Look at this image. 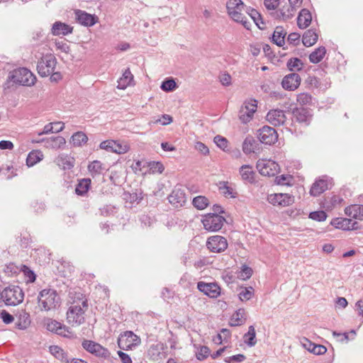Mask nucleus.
<instances>
[{"label":"nucleus","instance_id":"obj_1","mask_svg":"<svg viewBox=\"0 0 363 363\" xmlns=\"http://www.w3.org/2000/svg\"><path fill=\"white\" fill-rule=\"evenodd\" d=\"M38 301L40 311H50L60 306V297L56 290L52 289H45L40 291Z\"/></svg>","mask_w":363,"mask_h":363},{"label":"nucleus","instance_id":"obj_2","mask_svg":"<svg viewBox=\"0 0 363 363\" xmlns=\"http://www.w3.org/2000/svg\"><path fill=\"white\" fill-rule=\"evenodd\" d=\"M245 5L241 0H228L226 3L228 13L235 22L240 23L247 30L250 29L251 23L242 13Z\"/></svg>","mask_w":363,"mask_h":363},{"label":"nucleus","instance_id":"obj_3","mask_svg":"<svg viewBox=\"0 0 363 363\" xmlns=\"http://www.w3.org/2000/svg\"><path fill=\"white\" fill-rule=\"evenodd\" d=\"M88 308L87 300L84 299L79 303H73L67 312V320L69 323L80 325L84 322V313Z\"/></svg>","mask_w":363,"mask_h":363},{"label":"nucleus","instance_id":"obj_4","mask_svg":"<svg viewBox=\"0 0 363 363\" xmlns=\"http://www.w3.org/2000/svg\"><path fill=\"white\" fill-rule=\"evenodd\" d=\"M43 324L48 331L55 333L58 335L69 339H74L77 337V335L69 328L62 324L56 320L52 319L50 318H46L43 320Z\"/></svg>","mask_w":363,"mask_h":363},{"label":"nucleus","instance_id":"obj_5","mask_svg":"<svg viewBox=\"0 0 363 363\" xmlns=\"http://www.w3.org/2000/svg\"><path fill=\"white\" fill-rule=\"evenodd\" d=\"M57 65V60L54 55L46 54L40 57L38 62L37 69L40 76L45 77L54 72Z\"/></svg>","mask_w":363,"mask_h":363},{"label":"nucleus","instance_id":"obj_6","mask_svg":"<svg viewBox=\"0 0 363 363\" xmlns=\"http://www.w3.org/2000/svg\"><path fill=\"white\" fill-rule=\"evenodd\" d=\"M225 218L216 213H208L205 215L201 222L205 230L211 232H216L221 229Z\"/></svg>","mask_w":363,"mask_h":363},{"label":"nucleus","instance_id":"obj_7","mask_svg":"<svg viewBox=\"0 0 363 363\" xmlns=\"http://www.w3.org/2000/svg\"><path fill=\"white\" fill-rule=\"evenodd\" d=\"M140 343V337L130 330L121 334L118 338V347L123 350H132Z\"/></svg>","mask_w":363,"mask_h":363},{"label":"nucleus","instance_id":"obj_8","mask_svg":"<svg viewBox=\"0 0 363 363\" xmlns=\"http://www.w3.org/2000/svg\"><path fill=\"white\" fill-rule=\"evenodd\" d=\"M82 345L86 351L96 357L104 359H109L111 357V353L108 349L92 340H84Z\"/></svg>","mask_w":363,"mask_h":363},{"label":"nucleus","instance_id":"obj_9","mask_svg":"<svg viewBox=\"0 0 363 363\" xmlns=\"http://www.w3.org/2000/svg\"><path fill=\"white\" fill-rule=\"evenodd\" d=\"M257 138L260 143L272 145L278 139V134L274 128L264 125L257 130Z\"/></svg>","mask_w":363,"mask_h":363},{"label":"nucleus","instance_id":"obj_10","mask_svg":"<svg viewBox=\"0 0 363 363\" xmlns=\"http://www.w3.org/2000/svg\"><path fill=\"white\" fill-rule=\"evenodd\" d=\"M227 240L220 235H213L208 238L206 242L207 248L214 253H220L228 248Z\"/></svg>","mask_w":363,"mask_h":363},{"label":"nucleus","instance_id":"obj_11","mask_svg":"<svg viewBox=\"0 0 363 363\" xmlns=\"http://www.w3.org/2000/svg\"><path fill=\"white\" fill-rule=\"evenodd\" d=\"M293 120L298 122L303 126H308L313 117L311 109L304 107H296L292 111Z\"/></svg>","mask_w":363,"mask_h":363},{"label":"nucleus","instance_id":"obj_12","mask_svg":"<svg viewBox=\"0 0 363 363\" xmlns=\"http://www.w3.org/2000/svg\"><path fill=\"white\" fill-rule=\"evenodd\" d=\"M267 201L273 206L286 207L294 202V197L288 194H272L267 196Z\"/></svg>","mask_w":363,"mask_h":363},{"label":"nucleus","instance_id":"obj_13","mask_svg":"<svg viewBox=\"0 0 363 363\" xmlns=\"http://www.w3.org/2000/svg\"><path fill=\"white\" fill-rule=\"evenodd\" d=\"M256 166L260 174L267 177L274 176L279 169V164L272 161L258 160Z\"/></svg>","mask_w":363,"mask_h":363},{"label":"nucleus","instance_id":"obj_14","mask_svg":"<svg viewBox=\"0 0 363 363\" xmlns=\"http://www.w3.org/2000/svg\"><path fill=\"white\" fill-rule=\"evenodd\" d=\"M23 68H18L9 72L6 82L4 84V89H14L22 85Z\"/></svg>","mask_w":363,"mask_h":363},{"label":"nucleus","instance_id":"obj_15","mask_svg":"<svg viewBox=\"0 0 363 363\" xmlns=\"http://www.w3.org/2000/svg\"><path fill=\"white\" fill-rule=\"evenodd\" d=\"M169 202L175 208L184 206L186 202V196L184 190L175 187L168 196Z\"/></svg>","mask_w":363,"mask_h":363},{"label":"nucleus","instance_id":"obj_16","mask_svg":"<svg viewBox=\"0 0 363 363\" xmlns=\"http://www.w3.org/2000/svg\"><path fill=\"white\" fill-rule=\"evenodd\" d=\"M197 289L210 298H217L220 294V288L216 283L199 281Z\"/></svg>","mask_w":363,"mask_h":363},{"label":"nucleus","instance_id":"obj_17","mask_svg":"<svg viewBox=\"0 0 363 363\" xmlns=\"http://www.w3.org/2000/svg\"><path fill=\"white\" fill-rule=\"evenodd\" d=\"M330 224L335 228L342 230H356L359 228L357 221L347 218H335L332 219Z\"/></svg>","mask_w":363,"mask_h":363},{"label":"nucleus","instance_id":"obj_18","mask_svg":"<svg viewBox=\"0 0 363 363\" xmlns=\"http://www.w3.org/2000/svg\"><path fill=\"white\" fill-rule=\"evenodd\" d=\"M301 77L297 73H291L286 75L281 82V86L285 90L294 91L301 84Z\"/></svg>","mask_w":363,"mask_h":363},{"label":"nucleus","instance_id":"obj_19","mask_svg":"<svg viewBox=\"0 0 363 363\" xmlns=\"http://www.w3.org/2000/svg\"><path fill=\"white\" fill-rule=\"evenodd\" d=\"M73 29V27L70 25L57 21L52 25L50 33L54 36H65L72 33Z\"/></svg>","mask_w":363,"mask_h":363},{"label":"nucleus","instance_id":"obj_20","mask_svg":"<svg viewBox=\"0 0 363 363\" xmlns=\"http://www.w3.org/2000/svg\"><path fill=\"white\" fill-rule=\"evenodd\" d=\"M75 16L77 22L86 27L93 26L98 20V17L96 16L91 15L82 10H77L75 11Z\"/></svg>","mask_w":363,"mask_h":363},{"label":"nucleus","instance_id":"obj_21","mask_svg":"<svg viewBox=\"0 0 363 363\" xmlns=\"http://www.w3.org/2000/svg\"><path fill=\"white\" fill-rule=\"evenodd\" d=\"M259 141L253 136L247 135L242 143V151L245 155L259 152L261 147Z\"/></svg>","mask_w":363,"mask_h":363},{"label":"nucleus","instance_id":"obj_22","mask_svg":"<svg viewBox=\"0 0 363 363\" xmlns=\"http://www.w3.org/2000/svg\"><path fill=\"white\" fill-rule=\"evenodd\" d=\"M267 120L272 125L274 126H279L285 123L286 116L282 110H270L267 114Z\"/></svg>","mask_w":363,"mask_h":363},{"label":"nucleus","instance_id":"obj_23","mask_svg":"<svg viewBox=\"0 0 363 363\" xmlns=\"http://www.w3.org/2000/svg\"><path fill=\"white\" fill-rule=\"evenodd\" d=\"M242 181L245 184H255L256 182V173L253 171L250 165L244 164L240 167L239 170Z\"/></svg>","mask_w":363,"mask_h":363},{"label":"nucleus","instance_id":"obj_24","mask_svg":"<svg viewBox=\"0 0 363 363\" xmlns=\"http://www.w3.org/2000/svg\"><path fill=\"white\" fill-rule=\"evenodd\" d=\"M44 146L46 148L59 150L64 147L66 144L65 139L62 136H55L43 139Z\"/></svg>","mask_w":363,"mask_h":363},{"label":"nucleus","instance_id":"obj_25","mask_svg":"<svg viewBox=\"0 0 363 363\" xmlns=\"http://www.w3.org/2000/svg\"><path fill=\"white\" fill-rule=\"evenodd\" d=\"M74 161L73 157L64 153L59 155L55 160L57 164L65 170L71 169L74 165Z\"/></svg>","mask_w":363,"mask_h":363},{"label":"nucleus","instance_id":"obj_26","mask_svg":"<svg viewBox=\"0 0 363 363\" xmlns=\"http://www.w3.org/2000/svg\"><path fill=\"white\" fill-rule=\"evenodd\" d=\"M99 147L101 149L118 154L126 152L125 148H123L120 144L117 143L114 140H104L100 143Z\"/></svg>","mask_w":363,"mask_h":363},{"label":"nucleus","instance_id":"obj_27","mask_svg":"<svg viewBox=\"0 0 363 363\" xmlns=\"http://www.w3.org/2000/svg\"><path fill=\"white\" fill-rule=\"evenodd\" d=\"M311 21L312 16L311 12L306 9H301L297 17V25L298 28L301 29L307 28L311 24Z\"/></svg>","mask_w":363,"mask_h":363},{"label":"nucleus","instance_id":"obj_28","mask_svg":"<svg viewBox=\"0 0 363 363\" xmlns=\"http://www.w3.org/2000/svg\"><path fill=\"white\" fill-rule=\"evenodd\" d=\"M328 182L323 179H317L313 184L311 189L310 194L313 196H318L322 193L328 189Z\"/></svg>","mask_w":363,"mask_h":363},{"label":"nucleus","instance_id":"obj_29","mask_svg":"<svg viewBox=\"0 0 363 363\" xmlns=\"http://www.w3.org/2000/svg\"><path fill=\"white\" fill-rule=\"evenodd\" d=\"M247 320L246 313L244 308L238 309L231 316L229 325L230 326H240L243 325Z\"/></svg>","mask_w":363,"mask_h":363},{"label":"nucleus","instance_id":"obj_30","mask_svg":"<svg viewBox=\"0 0 363 363\" xmlns=\"http://www.w3.org/2000/svg\"><path fill=\"white\" fill-rule=\"evenodd\" d=\"M345 213L349 217L363 220V205H351L345 208Z\"/></svg>","mask_w":363,"mask_h":363},{"label":"nucleus","instance_id":"obj_31","mask_svg":"<svg viewBox=\"0 0 363 363\" xmlns=\"http://www.w3.org/2000/svg\"><path fill=\"white\" fill-rule=\"evenodd\" d=\"M318 34L315 29L307 30L302 36V43L306 47H311L316 43Z\"/></svg>","mask_w":363,"mask_h":363},{"label":"nucleus","instance_id":"obj_32","mask_svg":"<svg viewBox=\"0 0 363 363\" xmlns=\"http://www.w3.org/2000/svg\"><path fill=\"white\" fill-rule=\"evenodd\" d=\"M286 32L282 26H277L272 34V40L279 47H282L285 44V37Z\"/></svg>","mask_w":363,"mask_h":363},{"label":"nucleus","instance_id":"obj_33","mask_svg":"<svg viewBox=\"0 0 363 363\" xmlns=\"http://www.w3.org/2000/svg\"><path fill=\"white\" fill-rule=\"evenodd\" d=\"M43 159V154L39 150H33L30 152L26 157V165L28 167H33Z\"/></svg>","mask_w":363,"mask_h":363},{"label":"nucleus","instance_id":"obj_34","mask_svg":"<svg viewBox=\"0 0 363 363\" xmlns=\"http://www.w3.org/2000/svg\"><path fill=\"white\" fill-rule=\"evenodd\" d=\"M163 345L161 343H157L152 345L147 350L148 357L154 360L157 361L162 358L163 355Z\"/></svg>","mask_w":363,"mask_h":363},{"label":"nucleus","instance_id":"obj_35","mask_svg":"<svg viewBox=\"0 0 363 363\" xmlns=\"http://www.w3.org/2000/svg\"><path fill=\"white\" fill-rule=\"evenodd\" d=\"M50 352L61 363H65L69 356L65 350L57 345H52L49 347Z\"/></svg>","mask_w":363,"mask_h":363},{"label":"nucleus","instance_id":"obj_36","mask_svg":"<svg viewBox=\"0 0 363 363\" xmlns=\"http://www.w3.org/2000/svg\"><path fill=\"white\" fill-rule=\"evenodd\" d=\"M246 12L259 29L264 30L265 28L266 23L264 22L261 14L256 9H247Z\"/></svg>","mask_w":363,"mask_h":363},{"label":"nucleus","instance_id":"obj_37","mask_svg":"<svg viewBox=\"0 0 363 363\" xmlns=\"http://www.w3.org/2000/svg\"><path fill=\"white\" fill-rule=\"evenodd\" d=\"M88 170L91 174L94 177L102 174L104 171L107 170V169L99 160H94L89 164Z\"/></svg>","mask_w":363,"mask_h":363},{"label":"nucleus","instance_id":"obj_38","mask_svg":"<svg viewBox=\"0 0 363 363\" xmlns=\"http://www.w3.org/2000/svg\"><path fill=\"white\" fill-rule=\"evenodd\" d=\"M325 53V48L324 46H320L310 54L309 60L311 63L317 64L323 59Z\"/></svg>","mask_w":363,"mask_h":363},{"label":"nucleus","instance_id":"obj_39","mask_svg":"<svg viewBox=\"0 0 363 363\" xmlns=\"http://www.w3.org/2000/svg\"><path fill=\"white\" fill-rule=\"evenodd\" d=\"M133 79V75L129 69L125 70L123 76L118 81V88L121 89H125L130 84L131 81Z\"/></svg>","mask_w":363,"mask_h":363},{"label":"nucleus","instance_id":"obj_40","mask_svg":"<svg viewBox=\"0 0 363 363\" xmlns=\"http://www.w3.org/2000/svg\"><path fill=\"white\" fill-rule=\"evenodd\" d=\"M244 342L249 347H253L257 343L255 329L253 325L248 328V331L243 336Z\"/></svg>","mask_w":363,"mask_h":363},{"label":"nucleus","instance_id":"obj_41","mask_svg":"<svg viewBox=\"0 0 363 363\" xmlns=\"http://www.w3.org/2000/svg\"><path fill=\"white\" fill-rule=\"evenodd\" d=\"M87 140V135L84 132L78 131L72 135L70 143L75 147H80L86 143Z\"/></svg>","mask_w":363,"mask_h":363},{"label":"nucleus","instance_id":"obj_42","mask_svg":"<svg viewBox=\"0 0 363 363\" xmlns=\"http://www.w3.org/2000/svg\"><path fill=\"white\" fill-rule=\"evenodd\" d=\"M91 181L90 179H81L75 188V192L77 195L83 196L88 191Z\"/></svg>","mask_w":363,"mask_h":363},{"label":"nucleus","instance_id":"obj_43","mask_svg":"<svg viewBox=\"0 0 363 363\" xmlns=\"http://www.w3.org/2000/svg\"><path fill=\"white\" fill-rule=\"evenodd\" d=\"M247 108V106H241L239 111V118L243 123L250 122L252 119L255 113L253 107L251 108V111H249Z\"/></svg>","mask_w":363,"mask_h":363},{"label":"nucleus","instance_id":"obj_44","mask_svg":"<svg viewBox=\"0 0 363 363\" xmlns=\"http://www.w3.org/2000/svg\"><path fill=\"white\" fill-rule=\"evenodd\" d=\"M141 193H129L125 192L123 194V199L126 203H130L131 205L138 204L143 199Z\"/></svg>","mask_w":363,"mask_h":363},{"label":"nucleus","instance_id":"obj_45","mask_svg":"<svg viewBox=\"0 0 363 363\" xmlns=\"http://www.w3.org/2000/svg\"><path fill=\"white\" fill-rule=\"evenodd\" d=\"M286 66L289 70L291 72L300 71L303 67V63L299 58L292 57L288 60Z\"/></svg>","mask_w":363,"mask_h":363},{"label":"nucleus","instance_id":"obj_46","mask_svg":"<svg viewBox=\"0 0 363 363\" xmlns=\"http://www.w3.org/2000/svg\"><path fill=\"white\" fill-rule=\"evenodd\" d=\"M192 204L198 210H203L209 205V201L206 196H198L194 198Z\"/></svg>","mask_w":363,"mask_h":363},{"label":"nucleus","instance_id":"obj_47","mask_svg":"<svg viewBox=\"0 0 363 363\" xmlns=\"http://www.w3.org/2000/svg\"><path fill=\"white\" fill-rule=\"evenodd\" d=\"M160 88L162 91L170 92L177 88V84L174 79L167 78L162 82Z\"/></svg>","mask_w":363,"mask_h":363},{"label":"nucleus","instance_id":"obj_48","mask_svg":"<svg viewBox=\"0 0 363 363\" xmlns=\"http://www.w3.org/2000/svg\"><path fill=\"white\" fill-rule=\"evenodd\" d=\"M36 76L32 73L29 69L24 67V86H30L36 82Z\"/></svg>","mask_w":363,"mask_h":363},{"label":"nucleus","instance_id":"obj_49","mask_svg":"<svg viewBox=\"0 0 363 363\" xmlns=\"http://www.w3.org/2000/svg\"><path fill=\"white\" fill-rule=\"evenodd\" d=\"M327 213L324 211H316L311 212L308 215V218L318 222H322L326 220Z\"/></svg>","mask_w":363,"mask_h":363},{"label":"nucleus","instance_id":"obj_50","mask_svg":"<svg viewBox=\"0 0 363 363\" xmlns=\"http://www.w3.org/2000/svg\"><path fill=\"white\" fill-rule=\"evenodd\" d=\"M35 273L24 264V281L26 284L33 283L36 279Z\"/></svg>","mask_w":363,"mask_h":363},{"label":"nucleus","instance_id":"obj_51","mask_svg":"<svg viewBox=\"0 0 363 363\" xmlns=\"http://www.w3.org/2000/svg\"><path fill=\"white\" fill-rule=\"evenodd\" d=\"M254 289L252 287L244 288L239 293V298L242 301L250 300L253 295Z\"/></svg>","mask_w":363,"mask_h":363},{"label":"nucleus","instance_id":"obj_52","mask_svg":"<svg viewBox=\"0 0 363 363\" xmlns=\"http://www.w3.org/2000/svg\"><path fill=\"white\" fill-rule=\"evenodd\" d=\"M55 45L57 50H59L66 55L70 54V46L65 41L55 40Z\"/></svg>","mask_w":363,"mask_h":363},{"label":"nucleus","instance_id":"obj_53","mask_svg":"<svg viewBox=\"0 0 363 363\" xmlns=\"http://www.w3.org/2000/svg\"><path fill=\"white\" fill-rule=\"evenodd\" d=\"M210 354V349L207 346H201L196 352V358L200 361L206 359Z\"/></svg>","mask_w":363,"mask_h":363},{"label":"nucleus","instance_id":"obj_54","mask_svg":"<svg viewBox=\"0 0 363 363\" xmlns=\"http://www.w3.org/2000/svg\"><path fill=\"white\" fill-rule=\"evenodd\" d=\"M213 141L221 150L225 151L228 148V141L225 138L218 135L214 138Z\"/></svg>","mask_w":363,"mask_h":363},{"label":"nucleus","instance_id":"obj_55","mask_svg":"<svg viewBox=\"0 0 363 363\" xmlns=\"http://www.w3.org/2000/svg\"><path fill=\"white\" fill-rule=\"evenodd\" d=\"M252 272H253L251 267L247 266L246 264H243L241 267V270L238 277L243 280H246L252 277Z\"/></svg>","mask_w":363,"mask_h":363},{"label":"nucleus","instance_id":"obj_56","mask_svg":"<svg viewBox=\"0 0 363 363\" xmlns=\"http://www.w3.org/2000/svg\"><path fill=\"white\" fill-rule=\"evenodd\" d=\"M297 101L301 105H308L312 103V96L308 93H301L297 96Z\"/></svg>","mask_w":363,"mask_h":363},{"label":"nucleus","instance_id":"obj_57","mask_svg":"<svg viewBox=\"0 0 363 363\" xmlns=\"http://www.w3.org/2000/svg\"><path fill=\"white\" fill-rule=\"evenodd\" d=\"M270 15L274 18V19H281L282 18L284 21H287L290 19V16L291 15L284 14V7L279 9V11H272Z\"/></svg>","mask_w":363,"mask_h":363},{"label":"nucleus","instance_id":"obj_58","mask_svg":"<svg viewBox=\"0 0 363 363\" xmlns=\"http://www.w3.org/2000/svg\"><path fill=\"white\" fill-rule=\"evenodd\" d=\"M291 177L287 174H281L276 177L275 183L278 185H290Z\"/></svg>","mask_w":363,"mask_h":363},{"label":"nucleus","instance_id":"obj_59","mask_svg":"<svg viewBox=\"0 0 363 363\" xmlns=\"http://www.w3.org/2000/svg\"><path fill=\"white\" fill-rule=\"evenodd\" d=\"M301 35L298 33H291L287 37V41L289 44L294 46L298 45L300 43Z\"/></svg>","mask_w":363,"mask_h":363},{"label":"nucleus","instance_id":"obj_60","mask_svg":"<svg viewBox=\"0 0 363 363\" xmlns=\"http://www.w3.org/2000/svg\"><path fill=\"white\" fill-rule=\"evenodd\" d=\"M172 117L168 114H163L161 118H157L152 121L154 123H160L162 125H166L172 122Z\"/></svg>","mask_w":363,"mask_h":363},{"label":"nucleus","instance_id":"obj_61","mask_svg":"<svg viewBox=\"0 0 363 363\" xmlns=\"http://www.w3.org/2000/svg\"><path fill=\"white\" fill-rule=\"evenodd\" d=\"M246 359L245 356L242 354H238L233 355L231 357H226L225 362L227 363L242 362Z\"/></svg>","mask_w":363,"mask_h":363},{"label":"nucleus","instance_id":"obj_62","mask_svg":"<svg viewBox=\"0 0 363 363\" xmlns=\"http://www.w3.org/2000/svg\"><path fill=\"white\" fill-rule=\"evenodd\" d=\"M327 352V348L322 345H316L315 344L314 346L312 347L311 349V353L316 354V355H320L323 354Z\"/></svg>","mask_w":363,"mask_h":363},{"label":"nucleus","instance_id":"obj_63","mask_svg":"<svg viewBox=\"0 0 363 363\" xmlns=\"http://www.w3.org/2000/svg\"><path fill=\"white\" fill-rule=\"evenodd\" d=\"M45 37V32L43 29L40 28L38 30H36L33 33V40L35 41L37 44L39 42H41L43 40V38Z\"/></svg>","mask_w":363,"mask_h":363},{"label":"nucleus","instance_id":"obj_64","mask_svg":"<svg viewBox=\"0 0 363 363\" xmlns=\"http://www.w3.org/2000/svg\"><path fill=\"white\" fill-rule=\"evenodd\" d=\"M264 4L267 10L274 11L278 7L279 0H264Z\"/></svg>","mask_w":363,"mask_h":363}]
</instances>
